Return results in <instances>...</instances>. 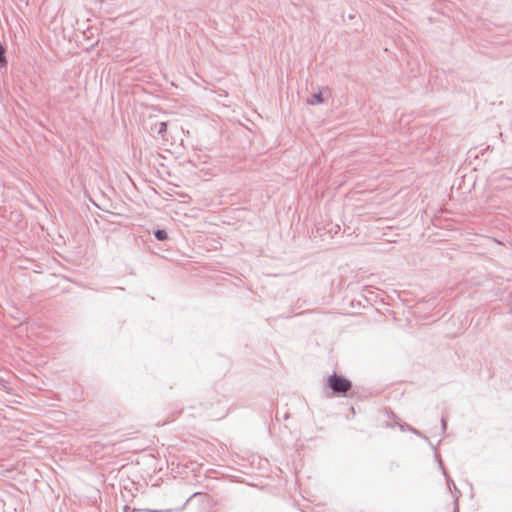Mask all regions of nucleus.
Segmentation results:
<instances>
[{
  "label": "nucleus",
  "mask_w": 512,
  "mask_h": 512,
  "mask_svg": "<svg viewBox=\"0 0 512 512\" xmlns=\"http://www.w3.org/2000/svg\"><path fill=\"white\" fill-rule=\"evenodd\" d=\"M328 385L335 393H346L351 388V382L338 375L330 376Z\"/></svg>",
  "instance_id": "nucleus-1"
},
{
  "label": "nucleus",
  "mask_w": 512,
  "mask_h": 512,
  "mask_svg": "<svg viewBox=\"0 0 512 512\" xmlns=\"http://www.w3.org/2000/svg\"><path fill=\"white\" fill-rule=\"evenodd\" d=\"M155 236L158 240H161V241L167 239V233L164 230H158L155 233Z\"/></svg>",
  "instance_id": "nucleus-2"
},
{
  "label": "nucleus",
  "mask_w": 512,
  "mask_h": 512,
  "mask_svg": "<svg viewBox=\"0 0 512 512\" xmlns=\"http://www.w3.org/2000/svg\"><path fill=\"white\" fill-rule=\"evenodd\" d=\"M166 130H167V123H166V122H161V123L159 124L158 132H159L160 134H162V133H165V132H166Z\"/></svg>",
  "instance_id": "nucleus-3"
},
{
  "label": "nucleus",
  "mask_w": 512,
  "mask_h": 512,
  "mask_svg": "<svg viewBox=\"0 0 512 512\" xmlns=\"http://www.w3.org/2000/svg\"><path fill=\"white\" fill-rule=\"evenodd\" d=\"M4 53H5V50H4L3 46L0 44V63L6 62Z\"/></svg>",
  "instance_id": "nucleus-4"
},
{
  "label": "nucleus",
  "mask_w": 512,
  "mask_h": 512,
  "mask_svg": "<svg viewBox=\"0 0 512 512\" xmlns=\"http://www.w3.org/2000/svg\"><path fill=\"white\" fill-rule=\"evenodd\" d=\"M313 98H315V101H312V103H320L322 101L319 95H314Z\"/></svg>",
  "instance_id": "nucleus-5"
}]
</instances>
